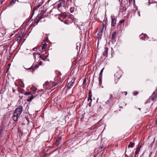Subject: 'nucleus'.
I'll return each instance as SVG.
<instances>
[{
    "mask_svg": "<svg viewBox=\"0 0 157 157\" xmlns=\"http://www.w3.org/2000/svg\"><path fill=\"white\" fill-rule=\"evenodd\" d=\"M99 78L102 79V75H101V74H99Z\"/></svg>",
    "mask_w": 157,
    "mask_h": 157,
    "instance_id": "38",
    "label": "nucleus"
},
{
    "mask_svg": "<svg viewBox=\"0 0 157 157\" xmlns=\"http://www.w3.org/2000/svg\"><path fill=\"white\" fill-rule=\"evenodd\" d=\"M38 67V66L37 65H35L34 66L33 65L30 67L28 68L27 70H29L30 71L33 72L36 68Z\"/></svg>",
    "mask_w": 157,
    "mask_h": 157,
    "instance_id": "12",
    "label": "nucleus"
},
{
    "mask_svg": "<svg viewBox=\"0 0 157 157\" xmlns=\"http://www.w3.org/2000/svg\"><path fill=\"white\" fill-rule=\"evenodd\" d=\"M61 139V137H59L58 139H57L55 143V145L56 146H58L59 144L60 141Z\"/></svg>",
    "mask_w": 157,
    "mask_h": 157,
    "instance_id": "16",
    "label": "nucleus"
},
{
    "mask_svg": "<svg viewBox=\"0 0 157 157\" xmlns=\"http://www.w3.org/2000/svg\"><path fill=\"white\" fill-rule=\"evenodd\" d=\"M113 95L112 94H110L109 96V100L106 102V103L107 104H109L110 103L111 101L112 98H113Z\"/></svg>",
    "mask_w": 157,
    "mask_h": 157,
    "instance_id": "18",
    "label": "nucleus"
},
{
    "mask_svg": "<svg viewBox=\"0 0 157 157\" xmlns=\"http://www.w3.org/2000/svg\"><path fill=\"white\" fill-rule=\"evenodd\" d=\"M70 17H68L66 19L63 18V21L64 22L65 24H69L71 23V21H70Z\"/></svg>",
    "mask_w": 157,
    "mask_h": 157,
    "instance_id": "8",
    "label": "nucleus"
},
{
    "mask_svg": "<svg viewBox=\"0 0 157 157\" xmlns=\"http://www.w3.org/2000/svg\"><path fill=\"white\" fill-rule=\"evenodd\" d=\"M142 143H141L140 142L139 143L138 146L137 147L136 151L135 152L136 155H137L138 154L142 147Z\"/></svg>",
    "mask_w": 157,
    "mask_h": 157,
    "instance_id": "7",
    "label": "nucleus"
},
{
    "mask_svg": "<svg viewBox=\"0 0 157 157\" xmlns=\"http://www.w3.org/2000/svg\"><path fill=\"white\" fill-rule=\"evenodd\" d=\"M47 45V44L46 43L41 44V46L42 49V50H45L46 49Z\"/></svg>",
    "mask_w": 157,
    "mask_h": 157,
    "instance_id": "17",
    "label": "nucleus"
},
{
    "mask_svg": "<svg viewBox=\"0 0 157 157\" xmlns=\"http://www.w3.org/2000/svg\"><path fill=\"white\" fill-rule=\"evenodd\" d=\"M36 8L35 7H34L33 8V12H32V16L34 14V12L36 10Z\"/></svg>",
    "mask_w": 157,
    "mask_h": 157,
    "instance_id": "30",
    "label": "nucleus"
},
{
    "mask_svg": "<svg viewBox=\"0 0 157 157\" xmlns=\"http://www.w3.org/2000/svg\"><path fill=\"white\" fill-rule=\"evenodd\" d=\"M135 144L134 143L130 142L128 146V147L133 148Z\"/></svg>",
    "mask_w": 157,
    "mask_h": 157,
    "instance_id": "19",
    "label": "nucleus"
},
{
    "mask_svg": "<svg viewBox=\"0 0 157 157\" xmlns=\"http://www.w3.org/2000/svg\"><path fill=\"white\" fill-rule=\"evenodd\" d=\"M44 13V11H41L39 15V17L38 19H39V20H41L42 18H43L44 17V16L43 15Z\"/></svg>",
    "mask_w": 157,
    "mask_h": 157,
    "instance_id": "13",
    "label": "nucleus"
},
{
    "mask_svg": "<svg viewBox=\"0 0 157 157\" xmlns=\"http://www.w3.org/2000/svg\"><path fill=\"white\" fill-rule=\"evenodd\" d=\"M120 2H121V3L123 4H125L127 3L128 2V1L127 0H126V2L125 3L123 2V0H118Z\"/></svg>",
    "mask_w": 157,
    "mask_h": 157,
    "instance_id": "27",
    "label": "nucleus"
},
{
    "mask_svg": "<svg viewBox=\"0 0 157 157\" xmlns=\"http://www.w3.org/2000/svg\"><path fill=\"white\" fill-rule=\"evenodd\" d=\"M29 94H31V93L29 92H26L25 93V95H28Z\"/></svg>",
    "mask_w": 157,
    "mask_h": 157,
    "instance_id": "31",
    "label": "nucleus"
},
{
    "mask_svg": "<svg viewBox=\"0 0 157 157\" xmlns=\"http://www.w3.org/2000/svg\"><path fill=\"white\" fill-rule=\"evenodd\" d=\"M116 34V32H114L113 33L112 35V41L113 42H115L116 41V40L115 39V36Z\"/></svg>",
    "mask_w": 157,
    "mask_h": 157,
    "instance_id": "15",
    "label": "nucleus"
},
{
    "mask_svg": "<svg viewBox=\"0 0 157 157\" xmlns=\"http://www.w3.org/2000/svg\"><path fill=\"white\" fill-rule=\"evenodd\" d=\"M41 5V4H39L37 6V8H38Z\"/></svg>",
    "mask_w": 157,
    "mask_h": 157,
    "instance_id": "40",
    "label": "nucleus"
},
{
    "mask_svg": "<svg viewBox=\"0 0 157 157\" xmlns=\"http://www.w3.org/2000/svg\"><path fill=\"white\" fill-rule=\"evenodd\" d=\"M42 61H40V62H39V64L40 65H41V64H42Z\"/></svg>",
    "mask_w": 157,
    "mask_h": 157,
    "instance_id": "39",
    "label": "nucleus"
},
{
    "mask_svg": "<svg viewBox=\"0 0 157 157\" xmlns=\"http://www.w3.org/2000/svg\"><path fill=\"white\" fill-rule=\"evenodd\" d=\"M138 94V92H134V93H133V94L134 95H136L137 94Z\"/></svg>",
    "mask_w": 157,
    "mask_h": 157,
    "instance_id": "36",
    "label": "nucleus"
},
{
    "mask_svg": "<svg viewBox=\"0 0 157 157\" xmlns=\"http://www.w3.org/2000/svg\"><path fill=\"white\" fill-rule=\"evenodd\" d=\"M52 82V84L51 85H50L51 84V82H50V84H49V85H47V87H48L49 88H52L53 87L56 86L57 84H56L54 83H53V82Z\"/></svg>",
    "mask_w": 157,
    "mask_h": 157,
    "instance_id": "14",
    "label": "nucleus"
},
{
    "mask_svg": "<svg viewBox=\"0 0 157 157\" xmlns=\"http://www.w3.org/2000/svg\"><path fill=\"white\" fill-rule=\"evenodd\" d=\"M40 55V54H39V53H37L34 52L33 53V56H34V57L35 59L36 58V55Z\"/></svg>",
    "mask_w": 157,
    "mask_h": 157,
    "instance_id": "28",
    "label": "nucleus"
},
{
    "mask_svg": "<svg viewBox=\"0 0 157 157\" xmlns=\"http://www.w3.org/2000/svg\"><path fill=\"white\" fill-rule=\"evenodd\" d=\"M48 54L47 52L45 51H43L42 52L39 57L43 60L45 59L47 57Z\"/></svg>",
    "mask_w": 157,
    "mask_h": 157,
    "instance_id": "3",
    "label": "nucleus"
},
{
    "mask_svg": "<svg viewBox=\"0 0 157 157\" xmlns=\"http://www.w3.org/2000/svg\"><path fill=\"white\" fill-rule=\"evenodd\" d=\"M99 84H101V83H102V79L99 78Z\"/></svg>",
    "mask_w": 157,
    "mask_h": 157,
    "instance_id": "34",
    "label": "nucleus"
},
{
    "mask_svg": "<svg viewBox=\"0 0 157 157\" xmlns=\"http://www.w3.org/2000/svg\"><path fill=\"white\" fill-rule=\"evenodd\" d=\"M34 97L33 95H31L28 99L27 101L28 102L31 101L33 98Z\"/></svg>",
    "mask_w": 157,
    "mask_h": 157,
    "instance_id": "23",
    "label": "nucleus"
},
{
    "mask_svg": "<svg viewBox=\"0 0 157 157\" xmlns=\"http://www.w3.org/2000/svg\"><path fill=\"white\" fill-rule=\"evenodd\" d=\"M15 85L17 86L18 90L20 92H21L22 90V89L20 88V87L23 88L24 86V84L23 81L21 80H19L18 81V85L16 84H15Z\"/></svg>",
    "mask_w": 157,
    "mask_h": 157,
    "instance_id": "2",
    "label": "nucleus"
},
{
    "mask_svg": "<svg viewBox=\"0 0 157 157\" xmlns=\"http://www.w3.org/2000/svg\"><path fill=\"white\" fill-rule=\"evenodd\" d=\"M83 23L82 22H80L78 23L76 25L80 30H81L82 29L84 30V28L83 26Z\"/></svg>",
    "mask_w": 157,
    "mask_h": 157,
    "instance_id": "9",
    "label": "nucleus"
},
{
    "mask_svg": "<svg viewBox=\"0 0 157 157\" xmlns=\"http://www.w3.org/2000/svg\"><path fill=\"white\" fill-rule=\"evenodd\" d=\"M76 80V78L74 77L70 82H69L67 86V88L70 89L73 86V84L74 83L75 81Z\"/></svg>",
    "mask_w": 157,
    "mask_h": 157,
    "instance_id": "4",
    "label": "nucleus"
},
{
    "mask_svg": "<svg viewBox=\"0 0 157 157\" xmlns=\"http://www.w3.org/2000/svg\"><path fill=\"white\" fill-rule=\"evenodd\" d=\"M21 35L20 34V36L17 38V40L18 42H20L21 40Z\"/></svg>",
    "mask_w": 157,
    "mask_h": 157,
    "instance_id": "26",
    "label": "nucleus"
},
{
    "mask_svg": "<svg viewBox=\"0 0 157 157\" xmlns=\"http://www.w3.org/2000/svg\"><path fill=\"white\" fill-rule=\"evenodd\" d=\"M108 49V48L107 47H105L104 48V51L103 52V56H104L107 57Z\"/></svg>",
    "mask_w": 157,
    "mask_h": 157,
    "instance_id": "11",
    "label": "nucleus"
},
{
    "mask_svg": "<svg viewBox=\"0 0 157 157\" xmlns=\"http://www.w3.org/2000/svg\"><path fill=\"white\" fill-rule=\"evenodd\" d=\"M25 119H26V120L27 121L28 123H29V118H28L27 117H26Z\"/></svg>",
    "mask_w": 157,
    "mask_h": 157,
    "instance_id": "37",
    "label": "nucleus"
},
{
    "mask_svg": "<svg viewBox=\"0 0 157 157\" xmlns=\"http://www.w3.org/2000/svg\"><path fill=\"white\" fill-rule=\"evenodd\" d=\"M156 98V96H151L150 98V99L152 101H154L155 100Z\"/></svg>",
    "mask_w": 157,
    "mask_h": 157,
    "instance_id": "24",
    "label": "nucleus"
},
{
    "mask_svg": "<svg viewBox=\"0 0 157 157\" xmlns=\"http://www.w3.org/2000/svg\"><path fill=\"white\" fill-rule=\"evenodd\" d=\"M73 21L75 23H76L77 22H78V20L76 18H74Z\"/></svg>",
    "mask_w": 157,
    "mask_h": 157,
    "instance_id": "29",
    "label": "nucleus"
},
{
    "mask_svg": "<svg viewBox=\"0 0 157 157\" xmlns=\"http://www.w3.org/2000/svg\"><path fill=\"white\" fill-rule=\"evenodd\" d=\"M138 14H139V16H140V12H138Z\"/></svg>",
    "mask_w": 157,
    "mask_h": 157,
    "instance_id": "43",
    "label": "nucleus"
},
{
    "mask_svg": "<svg viewBox=\"0 0 157 157\" xmlns=\"http://www.w3.org/2000/svg\"><path fill=\"white\" fill-rule=\"evenodd\" d=\"M104 69V68H103L101 70L99 74H101V75H102V74Z\"/></svg>",
    "mask_w": 157,
    "mask_h": 157,
    "instance_id": "35",
    "label": "nucleus"
},
{
    "mask_svg": "<svg viewBox=\"0 0 157 157\" xmlns=\"http://www.w3.org/2000/svg\"><path fill=\"white\" fill-rule=\"evenodd\" d=\"M16 0H12L9 5L10 6H13L15 3Z\"/></svg>",
    "mask_w": 157,
    "mask_h": 157,
    "instance_id": "22",
    "label": "nucleus"
},
{
    "mask_svg": "<svg viewBox=\"0 0 157 157\" xmlns=\"http://www.w3.org/2000/svg\"><path fill=\"white\" fill-rule=\"evenodd\" d=\"M73 12H74L73 10H70V12L71 13H73Z\"/></svg>",
    "mask_w": 157,
    "mask_h": 157,
    "instance_id": "41",
    "label": "nucleus"
},
{
    "mask_svg": "<svg viewBox=\"0 0 157 157\" xmlns=\"http://www.w3.org/2000/svg\"><path fill=\"white\" fill-rule=\"evenodd\" d=\"M92 94L91 93V92H89V96L88 98V101H90V102H91L92 101Z\"/></svg>",
    "mask_w": 157,
    "mask_h": 157,
    "instance_id": "20",
    "label": "nucleus"
},
{
    "mask_svg": "<svg viewBox=\"0 0 157 157\" xmlns=\"http://www.w3.org/2000/svg\"><path fill=\"white\" fill-rule=\"evenodd\" d=\"M124 93H125V95H127V92H124Z\"/></svg>",
    "mask_w": 157,
    "mask_h": 157,
    "instance_id": "42",
    "label": "nucleus"
},
{
    "mask_svg": "<svg viewBox=\"0 0 157 157\" xmlns=\"http://www.w3.org/2000/svg\"><path fill=\"white\" fill-rule=\"evenodd\" d=\"M105 27V25L103 24H102V25H101L98 30V35H101L102 33L103 32V29Z\"/></svg>",
    "mask_w": 157,
    "mask_h": 157,
    "instance_id": "6",
    "label": "nucleus"
},
{
    "mask_svg": "<svg viewBox=\"0 0 157 157\" xmlns=\"http://www.w3.org/2000/svg\"><path fill=\"white\" fill-rule=\"evenodd\" d=\"M63 2V1L62 0H59L55 4L56 6L58 8L60 7L61 6Z\"/></svg>",
    "mask_w": 157,
    "mask_h": 157,
    "instance_id": "10",
    "label": "nucleus"
},
{
    "mask_svg": "<svg viewBox=\"0 0 157 157\" xmlns=\"http://www.w3.org/2000/svg\"><path fill=\"white\" fill-rule=\"evenodd\" d=\"M111 18H112L111 26L115 27L116 24V18L114 16H111Z\"/></svg>",
    "mask_w": 157,
    "mask_h": 157,
    "instance_id": "5",
    "label": "nucleus"
},
{
    "mask_svg": "<svg viewBox=\"0 0 157 157\" xmlns=\"http://www.w3.org/2000/svg\"><path fill=\"white\" fill-rule=\"evenodd\" d=\"M140 38L143 40H145L147 39L146 36L144 34H141L140 36Z\"/></svg>",
    "mask_w": 157,
    "mask_h": 157,
    "instance_id": "21",
    "label": "nucleus"
},
{
    "mask_svg": "<svg viewBox=\"0 0 157 157\" xmlns=\"http://www.w3.org/2000/svg\"><path fill=\"white\" fill-rule=\"evenodd\" d=\"M129 4H131L132 3L133 4H135V0H133H133H129Z\"/></svg>",
    "mask_w": 157,
    "mask_h": 157,
    "instance_id": "25",
    "label": "nucleus"
},
{
    "mask_svg": "<svg viewBox=\"0 0 157 157\" xmlns=\"http://www.w3.org/2000/svg\"><path fill=\"white\" fill-rule=\"evenodd\" d=\"M86 82V78H85L83 80V84L84 85Z\"/></svg>",
    "mask_w": 157,
    "mask_h": 157,
    "instance_id": "33",
    "label": "nucleus"
},
{
    "mask_svg": "<svg viewBox=\"0 0 157 157\" xmlns=\"http://www.w3.org/2000/svg\"><path fill=\"white\" fill-rule=\"evenodd\" d=\"M34 23H35V21H33V24Z\"/></svg>",
    "mask_w": 157,
    "mask_h": 157,
    "instance_id": "44",
    "label": "nucleus"
},
{
    "mask_svg": "<svg viewBox=\"0 0 157 157\" xmlns=\"http://www.w3.org/2000/svg\"><path fill=\"white\" fill-rule=\"evenodd\" d=\"M139 109L140 110V109L139 108Z\"/></svg>",
    "mask_w": 157,
    "mask_h": 157,
    "instance_id": "46",
    "label": "nucleus"
},
{
    "mask_svg": "<svg viewBox=\"0 0 157 157\" xmlns=\"http://www.w3.org/2000/svg\"><path fill=\"white\" fill-rule=\"evenodd\" d=\"M125 21V20H121L120 21H119V23H120V24H122V23H123L124 21Z\"/></svg>",
    "mask_w": 157,
    "mask_h": 157,
    "instance_id": "32",
    "label": "nucleus"
},
{
    "mask_svg": "<svg viewBox=\"0 0 157 157\" xmlns=\"http://www.w3.org/2000/svg\"><path fill=\"white\" fill-rule=\"evenodd\" d=\"M35 49H36L35 48H34V49H33V50L34 51H35Z\"/></svg>",
    "mask_w": 157,
    "mask_h": 157,
    "instance_id": "45",
    "label": "nucleus"
},
{
    "mask_svg": "<svg viewBox=\"0 0 157 157\" xmlns=\"http://www.w3.org/2000/svg\"><path fill=\"white\" fill-rule=\"evenodd\" d=\"M22 107L21 106H19L15 109L13 117V120L15 122L17 121L18 118L22 112Z\"/></svg>",
    "mask_w": 157,
    "mask_h": 157,
    "instance_id": "1",
    "label": "nucleus"
}]
</instances>
